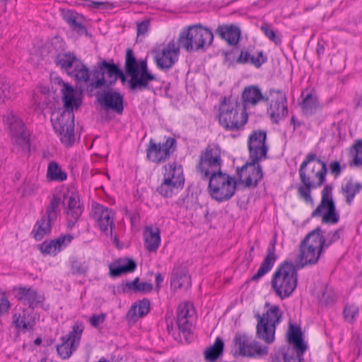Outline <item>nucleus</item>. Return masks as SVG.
<instances>
[{
    "instance_id": "obj_1",
    "label": "nucleus",
    "mask_w": 362,
    "mask_h": 362,
    "mask_svg": "<svg viewBox=\"0 0 362 362\" xmlns=\"http://www.w3.org/2000/svg\"><path fill=\"white\" fill-rule=\"evenodd\" d=\"M327 164L315 153H309L299 168L302 185L298 187V194L305 202H312L311 190L322 186L326 180Z\"/></svg>"
},
{
    "instance_id": "obj_2",
    "label": "nucleus",
    "mask_w": 362,
    "mask_h": 362,
    "mask_svg": "<svg viewBox=\"0 0 362 362\" xmlns=\"http://www.w3.org/2000/svg\"><path fill=\"white\" fill-rule=\"evenodd\" d=\"M64 109H58L52 113L51 122L55 132L59 136L62 144L71 146L75 141L74 110L81 104L78 100L77 105L71 101V98L66 93L64 97Z\"/></svg>"
},
{
    "instance_id": "obj_3",
    "label": "nucleus",
    "mask_w": 362,
    "mask_h": 362,
    "mask_svg": "<svg viewBox=\"0 0 362 362\" xmlns=\"http://www.w3.org/2000/svg\"><path fill=\"white\" fill-rule=\"evenodd\" d=\"M218 119L224 129L235 132L243 129L248 116L246 110L240 108L237 101L224 97L219 107Z\"/></svg>"
},
{
    "instance_id": "obj_4",
    "label": "nucleus",
    "mask_w": 362,
    "mask_h": 362,
    "mask_svg": "<svg viewBox=\"0 0 362 362\" xmlns=\"http://www.w3.org/2000/svg\"><path fill=\"white\" fill-rule=\"evenodd\" d=\"M298 284V274L293 263L285 262L273 274L271 281L272 287L281 299H285L292 295Z\"/></svg>"
},
{
    "instance_id": "obj_5",
    "label": "nucleus",
    "mask_w": 362,
    "mask_h": 362,
    "mask_svg": "<svg viewBox=\"0 0 362 362\" xmlns=\"http://www.w3.org/2000/svg\"><path fill=\"white\" fill-rule=\"evenodd\" d=\"M213 33L201 24L189 27L188 30L180 33L179 45L187 52L205 50L212 44Z\"/></svg>"
},
{
    "instance_id": "obj_6",
    "label": "nucleus",
    "mask_w": 362,
    "mask_h": 362,
    "mask_svg": "<svg viewBox=\"0 0 362 362\" xmlns=\"http://www.w3.org/2000/svg\"><path fill=\"white\" fill-rule=\"evenodd\" d=\"M209 180L208 189L212 199L223 202L229 200L235 193V179L222 171L206 178Z\"/></svg>"
},
{
    "instance_id": "obj_7",
    "label": "nucleus",
    "mask_w": 362,
    "mask_h": 362,
    "mask_svg": "<svg viewBox=\"0 0 362 362\" xmlns=\"http://www.w3.org/2000/svg\"><path fill=\"white\" fill-rule=\"evenodd\" d=\"M222 163L220 148L216 146L208 145L199 155V161L197 169L202 178L204 180L221 172Z\"/></svg>"
},
{
    "instance_id": "obj_8",
    "label": "nucleus",
    "mask_w": 362,
    "mask_h": 362,
    "mask_svg": "<svg viewBox=\"0 0 362 362\" xmlns=\"http://www.w3.org/2000/svg\"><path fill=\"white\" fill-rule=\"evenodd\" d=\"M320 239L317 240L312 231L309 233L300 244V253L297 264L300 267L317 262L322 250Z\"/></svg>"
},
{
    "instance_id": "obj_9",
    "label": "nucleus",
    "mask_w": 362,
    "mask_h": 362,
    "mask_svg": "<svg viewBox=\"0 0 362 362\" xmlns=\"http://www.w3.org/2000/svg\"><path fill=\"white\" fill-rule=\"evenodd\" d=\"M332 187L326 185L322 191V199L320 204L313 212V216H322L324 223L336 224L339 222V214L337 212L334 200L332 197Z\"/></svg>"
},
{
    "instance_id": "obj_10",
    "label": "nucleus",
    "mask_w": 362,
    "mask_h": 362,
    "mask_svg": "<svg viewBox=\"0 0 362 362\" xmlns=\"http://www.w3.org/2000/svg\"><path fill=\"white\" fill-rule=\"evenodd\" d=\"M265 100L269 102L267 113L273 122L277 124L287 116V98L284 92L271 89L266 93Z\"/></svg>"
},
{
    "instance_id": "obj_11",
    "label": "nucleus",
    "mask_w": 362,
    "mask_h": 362,
    "mask_svg": "<svg viewBox=\"0 0 362 362\" xmlns=\"http://www.w3.org/2000/svg\"><path fill=\"white\" fill-rule=\"evenodd\" d=\"M176 149V140L168 137L165 142L156 143L151 139L146 149L147 158L156 163H160L168 160Z\"/></svg>"
},
{
    "instance_id": "obj_12",
    "label": "nucleus",
    "mask_w": 362,
    "mask_h": 362,
    "mask_svg": "<svg viewBox=\"0 0 362 362\" xmlns=\"http://www.w3.org/2000/svg\"><path fill=\"white\" fill-rule=\"evenodd\" d=\"M266 139L267 132L264 130L253 131L250 134L247 141L250 160L261 161L267 158L269 147Z\"/></svg>"
},
{
    "instance_id": "obj_13",
    "label": "nucleus",
    "mask_w": 362,
    "mask_h": 362,
    "mask_svg": "<svg viewBox=\"0 0 362 362\" xmlns=\"http://www.w3.org/2000/svg\"><path fill=\"white\" fill-rule=\"evenodd\" d=\"M119 71V68L116 64L103 61L99 66V70L93 72L95 79L92 80L90 86L94 88L112 86L117 81Z\"/></svg>"
},
{
    "instance_id": "obj_14",
    "label": "nucleus",
    "mask_w": 362,
    "mask_h": 362,
    "mask_svg": "<svg viewBox=\"0 0 362 362\" xmlns=\"http://www.w3.org/2000/svg\"><path fill=\"white\" fill-rule=\"evenodd\" d=\"M84 327L82 323H76L68 335L62 337V343L57 347L59 355L64 359L71 356L79 345Z\"/></svg>"
},
{
    "instance_id": "obj_15",
    "label": "nucleus",
    "mask_w": 362,
    "mask_h": 362,
    "mask_svg": "<svg viewBox=\"0 0 362 362\" xmlns=\"http://www.w3.org/2000/svg\"><path fill=\"white\" fill-rule=\"evenodd\" d=\"M233 341L239 354L242 356H262L268 353L267 346H262L259 342L251 339L246 334H237Z\"/></svg>"
},
{
    "instance_id": "obj_16",
    "label": "nucleus",
    "mask_w": 362,
    "mask_h": 362,
    "mask_svg": "<svg viewBox=\"0 0 362 362\" xmlns=\"http://www.w3.org/2000/svg\"><path fill=\"white\" fill-rule=\"evenodd\" d=\"M260 161L250 160L238 172L241 183L247 187H255L263 177Z\"/></svg>"
},
{
    "instance_id": "obj_17",
    "label": "nucleus",
    "mask_w": 362,
    "mask_h": 362,
    "mask_svg": "<svg viewBox=\"0 0 362 362\" xmlns=\"http://www.w3.org/2000/svg\"><path fill=\"white\" fill-rule=\"evenodd\" d=\"M180 45L172 40L161 51L157 52L154 59L160 69H169L177 61Z\"/></svg>"
},
{
    "instance_id": "obj_18",
    "label": "nucleus",
    "mask_w": 362,
    "mask_h": 362,
    "mask_svg": "<svg viewBox=\"0 0 362 362\" xmlns=\"http://www.w3.org/2000/svg\"><path fill=\"white\" fill-rule=\"evenodd\" d=\"M4 120L9 127L11 136L15 142L20 146L25 145L28 141V138L21 119L13 112H9L4 116Z\"/></svg>"
},
{
    "instance_id": "obj_19",
    "label": "nucleus",
    "mask_w": 362,
    "mask_h": 362,
    "mask_svg": "<svg viewBox=\"0 0 362 362\" xmlns=\"http://www.w3.org/2000/svg\"><path fill=\"white\" fill-rule=\"evenodd\" d=\"M63 204L67 220V226L71 228L78 221L83 211V208L80 203L78 196L76 194L64 195Z\"/></svg>"
},
{
    "instance_id": "obj_20",
    "label": "nucleus",
    "mask_w": 362,
    "mask_h": 362,
    "mask_svg": "<svg viewBox=\"0 0 362 362\" xmlns=\"http://www.w3.org/2000/svg\"><path fill=\"white\" fill-rule=\"evenodd\" d=\"M101 107L107 111L112 110L121 115L124 110V98L117 91L105 90L97 96Z\"/></svg>"
},
{
    "instance_id": "obj_21",
    "label": "nucleus",
    "mask_w": 362,
    "mask_h": 362,
    "mask_svg": "<svg viewBox=\"0 0 362 362\" xmlns=\"http://www.w3.org/2000/svg\"><path fill=\"white\" fill-rule=\"evenodd\" d=\"M93 217L98 226L103 232L107 233L110 230V234H112V228L115 226V212L112 209L96 204L93 207Z\"/></svg>"
},
{
    "instance_id": "obj_22",
    "label": "nucleus",
    "mask_w": 362,
    "mask_h": 362,
    "mask_svg": "<svg viewBox=\"0 0 362 362\" xmlns=\"http://www.w3.org/2000/svg\"><path fill=\"white\" fill-rule=\"evenodd\" d=\"M194 310L189 303H182L179 305L177 311V324L180 331L185 336L191 333L193 325Z\"/></svg>"
},
{
    "instance_id": "obj_23",
    "label": "nucleus",
    "mask_w": 362,
    "mask_h": 362,
    "mask_svg": "<svg viewBox=\"0 0 362 362\" xmlns=\"http://www.w3.org/2000/svg\"><path fill=\"white\" fill-rule=\"evenodd\" d=\"M139 68L136 71V74L133 78H130L128 81L129 88L132 91L142 90L148 88L149 82L156 80L153 74L148 71L147 64L146 61H142Z\"/></svg>"
},
{
    "instance_id": "obj_24",
    "label": "nucleus",
    "mask_w": 362,
    "mask_h": 362,
    "mask_svg": "<svg viewBox=\"0 0 362 362\" xmlns=\"http://www.w3.org/2000/svg\"><path fill=\"white\" fill-rule=\"evenodd\" d=\"M73 240L71 235H61L58 238L45 241L40 245L42 253L45 255H56L58 252L66 247Z\"/></svg>"
},
{
    "instance_id": "obj_25",
    "label": "nucleus",
    "mask_w": 362,
    "mask_h": 362,
    "mask_svg": "<svg viewBox=\"0 0 362 362\" xmlns=\"http://www.w3.org/2000/svg\"><path fill=\"white\" fill-rule=\"evenodd\" d=\"M165 173L163 179L173 182L180 187H182L185 183V177L181 165L175 162L170 163L164 166Z\"/></svg>"
},
{
    "instance_id": "obj_26",
    "label": "nucleus",
    "mask_w": 362,
    "mask_h": 362,
    "mask_svg": "<svg viewBox=\"0 0 362 362\" xmlns=\"http://www.w3.org/2000/svg\"><path fill=\"white\" fill-rule=\"evenodd\" d=\"M190 286L191 279L186 268L182 266L175 267L171 275V286L177 289L187 288Z\"/></svg>"
},
{
    "instance_id": "obj_27",
    "label": "nucleus",
    "mask_w": 362,
    "mask_h": 362,
    "mask_svg": "<svg viewBox=\"0 0 362 362\" xmlns=\"http://www.w3.org/2000/svg\"><path fill=\"white\" fill-rule=\"evenodd\" d=\"M216 33L228 44L235 45L238 43L240 37V30L234 25H220L216 30Z\"/></svg>"
},
{
    "instance_id": "obj_28",
    "label": "nucleus",
    "mask_w": 362,
    "mask_h": 362,
    "mask_svg": "<svg viewBox=\"0 0 362 362\" xmlns=\"http://www.w3.org/2000/svg\"><path fill=\"white\" fill-rule=\"evenodd\" d=\"M144 245L151 252L157 251L160 244V230L157 227L146 226L144 230Z\"/></svg>"
},
{
    "instance_id": "obj_29",
    "label": "nucleus",
    "mask_w": 362,
    "mask_h": 362,
    "mask_svg": "<svg viewBox=\"0 0 362 362\" xmlns=\"http://www.w3.org/2000/svg\"><path fill=\"white\" fill-rule=\"evenodd\" d=\"M18 299L31 308L40 305L44 300V296L33 288H20Z\"/></svg>"
},
{
    "instance_id": "obj_30",
    "label": "nucleus",
    "mask_w": 362,
    "mask_h": 362,
    "mask_svg": "<svg viewBox=\"0 0 362 362\" xmlns=\"http://www.w3.org/2000/svg\"><path fill=\"white\" fill-rule=\"evenodd\" d=\"M136 268V263L132 259L122 258L115 264H110L111 276L117 277L122 274L133 272Z\"/></svg>"
},
{
    "instance_id": "obj_31",
    "label": "nucleus",
    "mask_w": 362,
    "mask_h": 362,
    "mask_svg": "<svg viewBox=\"0 0 362 362\" xmlns=\"http://www.w3.org/2000/svg\"><path fill=\"white\" fill-rule=\"evenodd\" d=\"M276 257L275 255V243L274 242L272 246L268 247L267 256L261 264L260 267L256 274L252 276L251 279L252 281H257L263 276H264L272 269L276 262Z\"/></svg>"
},
{
    "instance_id": "obj_32",
    "label": "nucleus",
    "mask_w": 362,
    "mask_h": 362,
    "mask_svg": "<svg viewBox=\"0 0 362 362\" xmlns=\"http://www.w3.org/2000/svg\"><path fill=\"white\" fill-rule=\"evenodd\" d=\"M266 95H263L260 89L255 86H250L245 88L242 93V100L244 103L243 109L249 105H255L261 100H265Z\"/></svg>"
},
{
    "instance_id": "obj_33",
    "label": "nucleus",
    "mask_w": 362,
    "mask_h": 362,
    "mask_svg": "<svg viewBox=\"0 0 362 362\" xmlns=\"http://www.w3.org/2000/svg\"><path fill=\"white\" fill-rule=\"evenodd\" d=\"M81 60L76 57L74 53L59 54L55 59V62L58 66L64 69L69 75L72 72L76 64Z\"/></svg>"
},
{
    "instance_id": "obj_34",
    "label": "nucleus",
    "mask_w": 362,
    "mask_h": 362,
    "mask_svg": "<svg viewBox=\"0 0 362 362\" xmlns=\"http://www.w3.org/2000/svg\"><path fill=\"white\" fill-rule=\"evenodd\" d=\"M276 327L257 319V335L267 344H272L275 339Z\"/></svg>"
},
{
    "instance_id": "obj_35",
    "label": "nucleus",
    "mask_w": 362,
    "mask_h": 362,
    "mask_svg": "<svg viewBox=\"0 0 362 362\" xmlns=\"http://www.w3.org/2000/svg\"><path fill=\"white\" fill-rule=\"evenodd\" d=\"M54 221L48 219V217L42 216V218L35 223L32 234L36 240H42L45 235L51 232L52 224Z\"/></svg>"
},
{
    "instance_id": "obj_36",
    "label": "nucleus",
    "mask_w": 362,
    "mask_h": 362,
    "mask_svg": "<svg viewBox=\"0 0 362 362\" xmlns=\"http://www.w3.org/2000/svg\"><path fill=\"white\" fill-rule=\"evenodd\" d=\"M288 340L293 344L295 349L298 351V354H304L307 349V346L303 339V334L300 327L290 325L288 332Z\"/></svg>"
},
{
    "instance_id": "obj_37",
    "label": "nucleus",
    "mask_w": 362,
    "mask_h": 362,
    "mask_svg": "<svg viewBox=\"0 0 362 362\" xmlns=\"http://www.w3.org/2000/svg\"><path fill=\"white\" fill-rule=\"evenodd\" d=\"M342 231V228L330 231L327 234L326 237H324L322 231L320 228H315L312 232L314 233V235L317 240L320 239L322 243V249H325L339 240L341 238Z\"/></svg>"
},
{
    "instance_id": "obj_38",
    "label": "nucleus",
    "mask_w": 362,
    "mask_h": 362,
    "mask_svg": "<svg viewBox=\"0 0 362 362\" xmlns=\"http://www.w3.org/2000/svg\"><path fill=\"white\" fill-rule=\"evenodd\" d=\"M267 62V57L264 55L262 52H259L257 55H252L247 51H241L237 62L239 64H251L255 67H260Z\"/></svg>"
},
{
    "instance_id": "obj_39",
    "label": "nucleus",
    "mask_w": 362,
    "mask_h": 362,
    "mask_svg": "<svg viewBox=\"0 0 362 362\" xmlns=\"http://www.w3.org/2000/svg\"><path fill=\"white\" fill-rule=\"evenodd\" d=\"M255 316L257 319H262L263 322L276 327L281 321L282 312L278 305H274L271 306L262 316L259 314Z\"/></svg>"
},
{
    "instance_id": "obj_40",
    "label": "nucleus",
    "mask_w": 362,
    "mask_h": 362,
    "mask_svg": "<svg viewBox=\"0 0 362 362\" xmlns=\"http://www.w3.org/2000/svg\"><path fill=\"white\" fill-rule=\"evenodd\" d=\"M52 81L54 83L62 86L60 92L62 95L63 102L64 97L66 93H67L69 95V98H71V101L74 102L76 105L78 104V100H81L78 93L70 84L64 82L60 77L55 76L52 78Z\"/></svg>"
},
{
    "instance_id": "obj_41",
    "label": "nucleus",
    "mask_w": 362,
    "mask_h": 362,
    "mask_svg": "<svg viewBox=\"0 0 362 362\" xmlns=\"http://www.w3.org/2000/svg\"><path fill=\"white\" fill-rule=\"evenodd\" d=\"M303 100L301 103L303 111L306 115H313L318 107V100L316 95L312 93H302Z\"/></svg>"
},
{
    "instance_id": "obj_42",
    "label": "nucleus",
    "mask_w": 362,
    "mask_h": 362,
    "mask_svg": "<svg viewBox=\"0 0 362 362\" xmlns=\"http://www.w3.org/2000/svg\"><path fill=\"white\" fill-rule=\"evenodd\" d=\"M47 177L49 180L62 182L66 180L67 175L61 169L57 163L51 161L48 165Z\"/></svg>"
},
{
    "instance_id": "obj_43",
    "label": "nucleus",
    "mask_w": 362,
    "mask_h": 362,
    "mask_svg": "<svg viewBox=\"0 0 362 362\" xmlns=\"http://www.w3.org/2000/svg\"><path fill=\"white\" fill-rule=\"evenodd\" d=\"M77 63L73 73L71 72L69 76L74 77L78 83H86L90 81L89 69L81 61Z\"/></svg>"
},
{
    "instance_id": "obj_44",
    "label": "nucleus",
    "mask_w": 362,
    "mask_h": 362,
    "mask_svg": "<svg viewBox=\"0 0 362 362\" xmlns=\"http://www.w3.org/2000/svg\"><path fill=\"white\" fill-rule=\"evenodd\" d=\"M13 323L18 331L23 332L33 329L34 325L33 321L27 319L25 310H23V315L15 313L13 315Z\"/></svg>"
},
{
    "instance_id": "obj_45",
    "label": "nucleus",
    "mask_w": 362,
    "mask_h": 362,
    "mask_svg": "<svg viewBox=\"0 0 362 362\" xmlns=\"http://www.w3.org/2000/svg\"><path fill=\"white\" fill-rule=\"evenodd\" d=\"M223 349V341L220 337H217L214 344L208 347L205 352V358L209 361H216L222 354Z\"/></svg>"
},
{
    "instance_id": "obj_46",
    "label": "nucleus",
    "mask_w": 362,
    "mask_h": 362,
    "mask_svg": "<svg viewBox=\"0 0 362 362\" xmlns=\"http://www.w3.org/2000/svg\"><path fill=\"white\" fill-rule=\"evenodd\" d=\"M138 69L139 64L134 56L133 51L131 49H127L125 57L126 73L130 76V78H133V77L135 76Z\"/></svg>"
},
{
    "instance_id": "obj_47",
    "label": "nucleus",
    "mask_w": 362,
    "mask_h": 362,
    "mask_svg": "<svg viewBox=\"0 0 362 362\" xmlns=\"http://www.w3.org/2000/svg\"><path fill=\"white\" fill-rule=\"evenodd\" d=\"M70 264L71 272L74 275H86L89 268L88 263L86 261L75 257L70 259Z\"/></svg>"
},
{
    "instance_id": "obj_48",
    "label": "nucleus",
    "mask_w": 362,
    "mask_h": 362,
    "mask_svg": "<svg viewBox=\"0 0 362 362\" xmlns=\"http://www.w3.org/2000/svg\"><path fill=\"white\" fill-rule=\"evenodd\" d=\"M63 203L61 197L59 196H54L50 201L49 205L46 209L45 216L48 217V219H52L55 221L57 219L58 213L59 212V206Z\"/></svg>"
},
{
    "instance_id": "obj_49",
    "label": "nucleus",
    "mask_w": 362,
    "mask_h": 362,
    "mask_svg": "<svg viewBox=\"0 0 362 362\" xmlns=\"http://www.w3.org/2000/svg\"><path fill=\"white\" fill-rule=\"evenodd\" d=\"M361 189V185L360 183L352 182H348L342 188L343 193L346 196V202L349 204L352 203L355 195L360 192Z\"/></svg>"
},
{
    "instance_id": "obj_50",
    "label": "nucleus",
    "mask_w": 362,
    "mask_h": 362,
    "mask_svg": "<svg viewBox=\"0 0 362 362\" xmlns=\"http://www.w3.org/2000/svg\"><path fill=\"white\" fill-rule=\"evenodd\" d=\"M126 286L130 290L142 293L150 292L153 289V285L149 282L139 283V277L135 278L132 281L127 282Z\"/></svg>"
},
{
    "instance_id": "obj_51",
    "label": "nucleus",
    "mask_w": 362,
    "mask_h": 362,
    "mask_svg": "<svg viewBox=\"0 0 362 362\" xmlns=\"http://www.w3.org/2000/svg\"><path fill=\"white\" fill-rule=\"evenodd\" d=\"M181 187L173 182L163 179L160 185L157 188V192L164 197H171L176 190Z\"/></svg>"
},
{
    "instance_id": "obj_52",
    "label": "nucleus",
    "mask_w": 362,
    "mask_h": 362,
    "mask_svg": "<svg viewBox=\"0 0 362 362\" xmlns=\"http://www.w3.org/2000/svg\"><path fill=\"white\" fill-rule=\"evenodd\" d=\"M150 310V301L148 299H143L136 303L130 310L132 315L138 317L146 315Z\"/></svg>"
},
{
    "instance_id": "obj_53",
    "label": "nucleus",
    "mask_w": 362,
    "mask_h": 362,
    "mask_svg": "<svg viewBox=\"0 0 362 362\" xmlns=\"http://www.w3.org/2000/svg\"><path fill=\"white\" fill-rule=\"evenodd\" d=\"M337 300V295L334 288L330 286H325L322 291L320 302L325 305H332Z\"/></svg>"
},
{
    "instance_id": "obj_54",
    "label": "nucleus",
    "mask_w": 362,
    "mask_h": 362,
    "mask_svg": "<svg viewBox=\"0 0 362 362\" xmlns=\"http://www.w3.org/2000/svg\"><path fill=\"white\" fill-rule=\"evenodd\" d=\"M351 154L353 156L352 164L355 166H362V139L357 141L352 148Z\"/></svg>"
},
{
    "instance_id": "obj_55",
    "label": "nucleus",
    "mask_w": 362,
    "mask_h": 362,
    "mask_svg": "<svg viewBox=\"0 0 362 362\" xmlns=\"http://www.w3.org/2000/svg\"><path fill=\"white\" fill-rule=\"evenodd\" d=\"M358 315V308L355 305H346L344 308V317L346 321L353 322Z\"/></svg>"
},
{
    "instance_id": "obj_56",
    "label": "nucleus",
    "mask_w": 362,
    "mask_h": 362,
    "mask_svg": "<svg viewBox=\"0 0 362 362\" xmlns=\"http://www.w3.org/2000/svg\"><path fill=\"white\" fill-rule=\"evenodd\" d=\"M14 97L11 85L8 83H2L0 86V102L5 103L6 100Z\"/></svg>"
},
{
    "instance_id": "obj_57",
    "label": "nucleus",
    "mask_w": 362,
    "mask_h": 362,
    "mask_svg": "<svg viewBox=\"0 0 362 362\" xmlns=\"http://www.w3.org/2000/svg\"><path fill=\"white\" fill-rule=\"evenodd\" d=\"M303 354H298V351L296 352L293 349L288 348L286 350L282 352L284 362H300V356Z\"/></svg>"
},
{
    "instance_id": "obj_58",
    "label": "nucleus",
    "mask_w": 362,
    "mask_h": 362,
    "mask_svg": "<svg viewBox=\"0 0 362 362\" xmlns=\"http://www.w3.org/2000/svg\"><path fill=\"white\" fill-rule=\"evenodd\" d=\"M64 18L74 30L78 33L85 31L84 25L77 20V18L74 15L67 14L64 16Z\"/></svg>"
},
{
    "instance_id": "obj_59",
    "label": "nucleus",
    "mask_w": 362,
    "mask_h": 362,
    "mask_svg": "<svg viewBox=\"0 0 362 362\" xmlns=\"http://www.w3.org/2000/svg\"><path fill=\"white\" fill-rule=\"evenodd\" d=\"M262 31L264 35L275 44L281 42V40L276 35L275 32L271 28L269 25H264L261 27Z\"/></svg>"
},
{
    "instance_id": "obj_60",
    "label": "nucleus",
    "mask_w": 362,
    "mask_h": 362,
    "mask_svg": "<svg viewBox=\"0 0 362 362\" xmlns=\"http://www.w3.org/2000/svg\"><path fill=\"white\" fill-rule=\"evenodd\" d=\"M105 317H106V315L104 313H101L100 315H93L90 317L89 321H90V325L93 327L97 328L100 326V325L103 323V322L105 320Z\"/></svg>"
},
{
    "instance_id": "obj_61",
    "label": "nucleus",
    "mask_w": 362,
    "mask_h": 362,
    "mask_svg": "<svg viewBox=\"0 0 362 362\" xmlns=\"http://www.w3.org/2000/svg\"><path fill=\"white\" fill-rule=\"evenodd\" d=\"M9 307L10 303L8 300L6 295L4 293L0 292V316L3 313L7 312Z\"/></svg>"
},
{
    "instance_id": "obj_62",
    "label": "nucleus",
    "mask_w": 362,
    "mask_h": 362,
    "mask_svg": "<svg viewBox=\"0 0 362 362\" xmlns=\"http://www.w3.org/2000/svg\"><path fill=\"white\" fill-rule=\"evenodd\" d=\"M150 22L148 20H145L137 24V36L145 35L148 30Z\"/></svg>"
},
{
    "instance_id": "obj_63",
    "label": "nucleus",
    "mask_w": 362,
    "mask_h": 362,
    "mask_svg": "<svg viewBox=\"0 0 362 362\" xmlns=\"http://www.w3.org/2000/svg\"><path fill=\"white\" fill-rule=\"evenodd\" d=\"M329 169L332 174L336 176L339 175L341 173L340 163L338 161H333L329 164Z\"/></svg>"
},
{
    "instance_id": "obj_64",
    "label": "nucleus",
    "mask_w": 362,
    "mask_h": 362,
    "mask_svg": "<svg viewBox=\"0 0 362 362\" xmlns=\"http://www.w3.org/2000/svg\"><path fill=\"white\" fill-rule=\"evenodd\" d=\"M163 281V277L160 274H157L156 275V286L159 288L161 283Z\"/></svg>"
}]
</instances>
